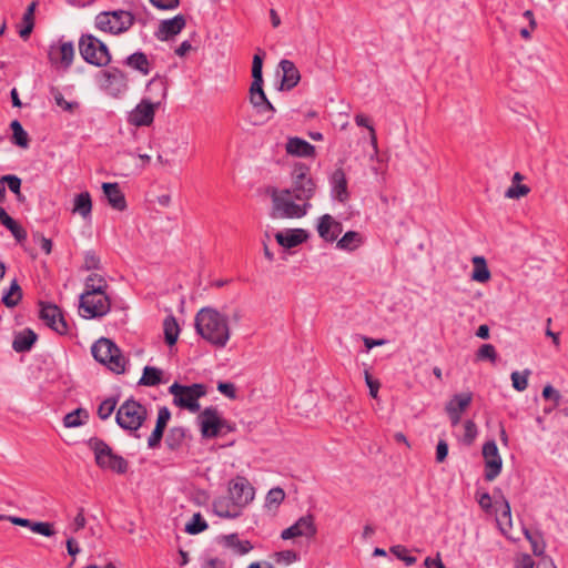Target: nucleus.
I'll list each match as a JSON object with an SVG mask.
<instances>
[{"label": "nucleus", "instance_id": "58836bf2", "mask_svg": "<svg viewBox=\"0 0 568 568\" xmlns=\"http://www.w3.org/2000/svg\"><path fill=\"white\" fill-rule=\"evenodd\" d=\"M496 506L500 504V513L497 516V524L503 531H505V527H511V510L508 500L501 496L500 501H495Z\"/></svg>", "mask_w": 568, "mask_h": 568}, {"label": "nucleus", "instance_id": "a211bd4d", "mask_svg": "<svg viewBox=\"0 0 568 568\" xmlns=\"http://www.w3.org/2000/svg\"><path fill=\"white\" fill-rule=\"evenodd\" d=\"M102 85L114 97L128 89L126 74L119 68L112 67L102 72Z\"/></svg>", "mask_w": 568, "mask_h": 568}, {"label": "nucleus", "instance_id": "79ce46f5", "mask_svg": "<svg viewBox=\"0 0 568 568\" xmlns=\"http://www.w3.org/2000/svg\"><path fill=\"white\" fill-rule=\"evenodd\" d=\"M50 93L53 97L55 104L67 112L73 113L80 106L79 102L77 101H67L60 90L55 87H51Z\"/></svg>", "mask_w": 568, "mask_h": 568}, {"label": "nucleus", "instance_id": "f03ea898", "mask_svg": "<svg viewBox=\"0 0 568 568\" xmlns=\"http://www.w3.org/2000/svg\"><path fill=\"white\" fill-rule=\"evenodd\" d=\"M194 326L196 333L215 348H224L231 338L227 316L215 308H201L195 316Z\"/></svg>", "mask_w": 568, "mask_h": 568}, {"label": "nucleus", "instance_id": "338daca9", "mask_svg": "<svg viewBox=\"0 0 568 568\" xmlns=\"http://www.w3.org/2000/svg\"><path fill=\"white\" fill-rule=\"evenodd\" d=\"M85 525H87V520L84 517V508L80 507L77 516L74 517V520L72 524V529L74 532H77V531L83 529L85 527Z\"/></svg>", "mask_w": 568, "mask_h": 568}, {"label": "nucleus", "instance_id": "3c124183", "mask_svg": "<svg viewBox=\"0 0 568 568\" xmlns=\"http://www.w3.org/2000/svg\"><path fill=\"white\" fill-rule=\"evenodd\" d=\"M32 532L44 537H52L55 535L54 524L49 521H36L32 526Z\"/></svg>", "mask_w": 568, "mask_h": 568}, {"label": "nucleus", "instance_id": "ea45409f", "mask_svg": "<svg viewBox=\"0 0 568 568\" xmlns=\"http://www.w3.org/2000/svg\"><path fill=\"white\" fill-rule=\"evenodd\" d=\"M165 342L173 346L178 342V321L173 315H169L163 323Z\"/></svg>", "mask_w": 568, "mask_h": 568}, {"label": "nucleus", "instance_id": "b1692460", "mask_svg": "<svg viewBox=\"0 0 568 568\" xmlns=\"http://www.w3.org/2000/svg\"><path fill=\"white\" fill-rule=\"evenodd\" d=\"M285 151L287 154L297 158H315V146L298 136H292L287 139L285 144Z\"/></svg>", "mask_w": 568, "mask_h": 568}, {"label": "nucleus", "instance_id": "5fc2aeb1", "mask_svg": "<svg viewBox=\"0 0 568 568\" xmlns=\"http://www.w3.org/2000/svg\"><path fill=\"white\" fill-rule=\"evenodd\" d=\"M277 564L290 565L300 559L298 554L294 550H282L274 554Z\"/></svg>", "mask_w": 568, "mask_h": 568}, {"label": "nucleus", "instance_id": "7c9ffc66", "mask_svg": "<svg viewBox=\"0 0 568 568\" xmlns=\"http://www.w3.org/2000/svg\"><path fill=\"white\" fill-rule=\"evenodd\" d=\"M124 63L143 75H148L151 72V63L144 52L136 51L130 54Z\"/></svg>", "mask_w": 568, "mask_h": 568}, {"label": "nucleus", "instance_id": "2f4dec72", "mask_svg": "<svg viewBox=\"0 0 568 568\" xmlns=\"http://www.w3.org/2000/svg\"><path fill=\"white\" fill-rule=\"evenodd\" d=\"M73 213L80 214L83 219L91 216L92 200L89 192H82L75 195L73 200Z\"/></svg>", "mask_w": 568, "mask_h": 568}, {"label": "nucleus", "instance_id": "09e8293b", "mask_svg": "<svg viewBox=\"0 0 568 568\" xmlns=\"http://www.w3.org/2000/svg\"><path fill=\"white\" fill-rule=\"evenodd\" d=\"M528 541L535 556H542L545 554L546 542L540 531L537 535L528 536Z\"/></svg>", "mask_w": 568, "mask_h": 568}, {"label": "nucleus", "instance_id": "de8ad7c7", "mask_svg": "<svg viewBox=\"0 0 568 568\" xmlns=\"http://www.w3.org/2000/svg\"><path fill=\"white\" fill-rule=\"evenodd\" d=\"M3 226L11 232L18 243H22L27 240V231L13 217H11Z\"/></svg>", "mask_w": 568, "mask_h": 568}, {"label": "nucleus", "instance_id": "e433bc0d", "mask_svg": "<svg viewBox=\"0 0 568 568\" xmlns=\"http://www.w3.org/2000/svg\"><path fill=\"white\" fill-rule=\"evenodd\" d=\"M89 413L85 408L79 407L63 417V425L67 428L79 427L87 423Z\"/></svg>", "mask_w": 568, "mask_h": 568}, {"label": "nucleus", "instance_id": "8fccbe9b", "mask_svg": "<svg viewBox=\"0 0 568 568\" xmlns=\"http://www.w3.org/2000/svg\"><path fill=\"white\" fill-rule=\"evenodd\" d=\"M390 552L398 559L403 560L406 566H412L416 562V557L410 556L408 549L402 545L393 546Z\"/></svg>", "mask_w": 568, "mask_h": 568}, {"label": "nucleus", "instance_id": "9d476101", "mask_svg": "<svg viewBox=\"0 0 568 568\" xmlns=\"http://www.w3.org/2000/svg\"><path fill=\"white\" fill-rule=\"evenodd\" d=\"M146 416L145 406L133 398H129L118 408L115 422L124 430L136 432L145 422Z\"/></svg>", "mask_w": 568, "mask_h": 568}, {"label": "nucleus", "instance_id": "f257e3e1", "mask_svg": "<svg viewBox=\"0 0 568 568\" xmlns=\"http://www.w3.org/2000/svg\"><path fill=\"white\" fill-rule=\"evenodd\" d=\"M255 488L244 476H236L229 481L227 495L213 500V513L220 518L235 519L254 500Z\"/></svg>", "mask_w": 568, "mask_h": 568}, {"label": "nucleus", "instance_id": "473e14b6", "mask_svg": "<svg viewBox=\"0 0 568 568\" xmlns=\"http://www.w3.org/2000/svg\"><path fill=\"white\" fill-rule=\"evenodd\" d=\"M37 2L32 1L26 9L22 18L23 26L19 30V36L27 40L33 31L34 28V11H36Z\"/></svg>", "mask_w": 568, "mask_h": 568}, {"label": "nucleus", "instance_id": "680f3d73", "mask_svg": "<svg viewBox=\"0 0 568 568\" xmlns=\"http://www.w3.org/2000/svg\"><path fill=\"white\" fill-rule=\"evenodd\" d=\"M33 240L40 244L41 250L45 254H50L52 252V241L45 237L43 234L39 232L33 233Z\"/></svg>", "mask_w": 568, "mask_h": 568}, {"label": "nucleus", "instance_id": "2eb2a0df", "mask_svg": "<svg viewBox=\"0 0 568 568\" xmlns=\"http://www.w3.org/2000/svg\"><path fill=\"white\" fill-rule=\"evenodd\" d=\"M483 456L486 467L485 479L493 481L500 474L503 467V460L495 440H489L484 444Z\"/></svg>", "mask_w": 568, "mask_h": 568}, {"label": "nucleus", "instance_id": "c85d7f7f", "mask_svg": "<svg viewBox=\"0 0 568 568\" xmlns=\"http://www.w3.org/2000/svg\"><path fill=\"white\" fill-rule=\"evenodd\" d=\"M168 378H164L162 369L154 366H145L142 372V376L138 382L140 386H158L160 384L168 383Z\"/></svg>", "mask_w": 568, "mask_h": 568}, {"label": "nucleus", "instance_id": "a19ab883", "mask_svg": "<svg viewBox=\"0 0 568 568\" xmlns=\"http://www.w3.org/2000/svg\"><path fill=\"white\" fill-rule=\"evenodd\" d=\"M207 527L209 525L202 515L200 513H195L191 520L185 524L184 530L190 535H196L206 530Z\"/></svg>", "mask_w": 568, "mask_h": 568}, {"label": "nucleus", "instance_id": "37998d69", "mask_svg": "<svg viewBox=\"0 0 568 568\" xmlns=\"http://www.w3.org/2000/svg\"><path fill=\"white\" fill-rule=\"evenodd\" d=\"M116 404H118V398L116 397H108L105 398L98 407V416L102 419V420H105L108 419L112 413L114 412L115 407H116Z\"/></svg>", "mask_w": 568, "mask_h": 568}, {"label": "nucleus", "instance_id": "603ef678", "mask_svg": "<svg viewBox=\"0 0 568 568\" xmlns=\"http://www.w3.org/2000/svg\"><path fill=\"white\" fill-rule=\"evenodd\" d=\"M1 184L4 186L8 185V189L13 194H19V191L21 190V179L18 175L14 174H7L0 178Z\"/></svg>", "mask_w": 568, "mask_h": 568}, {"label": "nucleus", "instance_id": "39448f33", "mask_svg": "<svg viewBox=\"0 0 568 568\" xmlns=\"http://www.w3.org/2000/svg\"><path fill=\"white\" fill-rule=\"evenodd\" d=\"M93 358L115 374L125 372L126 358L120 347L110 338L101 337L91 347Z\"/></svg>", "mask_w": 568, "mask_h": 568}, {"label": "nucleus", "instance_id": "20e7f679", "mask_svg": "<svg viewBox=\"0 0 568 568\" xmlns=\"http://www.w3.org/2000/svg\"><path fill=\"white\" fill-rule=\"evenodd\" d=\"M265 52L257 49L252 61V84L250 88V102L260 113H268L271 118L275 113L274 105L268 101L263 90V58Z\"/></svg>", "mask_w": 568, "mask_h": 568}, {"label": "nucleus", "instance_id": "bf43d9fd", "mask_svg": "<svg viewBox=\"0 0 568 568\" xmlns=\"http://www.w3.org/2000/svg\"><path fill=\"white\" fill-rule=\"evenodd\" d=\"M217 390L230 399H234L236 397V388L233 383L220 382L217 384Z\"/></svg>", "mask_w": 568, "mask_h": 568}, {"label": "nucleus", "instance_id": "dca6fc26", "mask_svg": "<svg viewBox=\"0 0 568 568\" xmlns=\"http://www.w3.org/2000/svg\"><path fill=\"white\" fill-rule=\"evenodd\" d=\"M205 394L206 387L203 384H193L191 386L180 385V408H186L191 413L199 412V398Z\"/></svg>", "mask_w": 568, "mask_h": 568}, {"label": "nucleus", "instance_id": "c03bdc74", "mask_svg": "<svg viewBox=\"0 0 568 568\" xmlns=\"http://www.w3.org/2000/svg\"><path fill=\"white\" fill-rule=\"evenodd\" d=\"M529 375V369H525L523 373L513 372L510 375L513 387L518 392H524L528 387Z\"/></svg>", "mask_w": 568, "mask_h": 568}, {"label": "nucleus", "instance_id": "f704fd0d", "mask_svg": "<svg viewBox=\"0 0 568 568\" xmlns=\"http://www.w3.org/2000/svg\"><path fill=\"white\" fill-rule=\"evenodd\" d=\"M10 129L12 131V136H11L12 144H14L19 148H22V149L29 148V142H30L29 134L23 129L20 121L19 120L11 121Z\"/></svg>", "mask_w": 568, "mask_h": 568}, {"label": "nucleus", "instance_id": "9b49d317", "mask_svg": "<svg viewBox=\"0 0 568 568\" xmlns=\"http://www.w3.org/2000/svg\"><path fill=\"white\" fill-rule=\"evenodd\" d=\"M197 423L204 438L224 436L234 430V427L214 407H207L201 412Z\"/></svg>", "mask_w": 568, "mask_h": 568}, {"label": "nucleus", "instance_id": "423d86ee", "mask_svg": "<svg viewBox=\"0 0 568 568\" xmlns=\"http://www.w3.org/2000/svg\"><path fill=\"white\" fill-rule=\"evenodd\" d=\"M87 445L94 453L95 464L101 469H109L120 475L128 471V460L121 455L115 454L103 439L91 437L88 439Z\"/></svg>", "mask_w": 568, "mask_h": 568}, {"label": "nucleus", "instance_id": "e2e57ef3", "mask_svg": "<svg viewBox=\"0 0 568 568\" xmlns=\"http://www.w3.org/2000/svg\"><path fill=\"white\" fill-rule=\"evenodd\" d=\"M535 561L528 554H520L515 559V568H534Z\"/></svg>", "mask_w": 568, "mask_h": 568}, {"label": "nucleus", "instance_id": "0e129e2a", "mask_svg": "<svg viewBox=\"0 0 568 568\" xmlns=\"http://www.w3.org/2000/svg\"><path fill=\"white\" fill-rule=\"evenodd\" d=\"M163 434H164V430H162L158 427H154L153 432L151 433V435L148 439V446L150 448H156L163 438Z\"/></svg>", "mask_w": 568, "mask_h": 568}, {"label": "nucleus", "instance_id": "ddd939ff", "mask_svg": "<svg viewBox=\"0 0 568 568\" xmlns=\"http://www.w3.org/2000/svg\"><path fill=\"white\" fill-rule=\"evenodd\" d=\"M39 318L52 331L60 335L69 333V326L64 318L62 310L50 302H39Z\"/></svg>", "mask_w": 568, "mask_h": 568}, {"label": "nucleus", "instance_id": "6ab92c4d", "mask_svg": "<svg viewBox=\"0 0 568 568\" xmlns=\"http://www.w3.org/2000/svg\"><path fill=\"white\" fill-rule=\"evenodd\" d=\"M473 399L471 393H460L453 396L446 404L445 410L452 426H457L462 420V414L468 408Z\"/></svg>", "mask_w": 568, "mask_h": 568}, {"label": "nucleus", "instance_id": "bb28decb", "mask_svg": "<svg viewBox=\"0 0 568 568\" xmlns=\"http://www.w3.org/2000/svg\"><path fill=\"white\" fill-rule=\"evenodd\" d=\"M275 240L281 246L293 248L307 240V233L302 229L281 231L275 234Z\"/></svg>", "mask_w": 568, "mask_h": 568}, {"label": "nucleus", "instance_id": "a878e982", "mask_svg": "<svg viewBox=\"0 0 568 568\" xmlns=\"http://www.w3.org/2000/svg\"><path fill=\"white\" fill-rule=\"evenodd\" d=\"M38 341V334L31 328H24L14 333L12 349L17 353L30 352Z\"/></svg>", "mask_w": 568, "mask_h": 568}, {"label": "nucleus", "instance_id": "864d4df0", "mask_svg": "<svg viewBox=\"0 0 568 568\" xmlns=\"http://www.w3.org/2000/svg\"><path fill=\"white\" fill-rule=\"evenodd\" d=\"M285 498V493L282 488H272L266 495V506L277 507Z\"/></svg>", "mask_w": 568, "mask_h": 568}, {"label": "nucleus", "instance_id": "6e6d98bb", "mask_svg": "<svg viewBox=\"0 0 568 568\" xmlns=\"http://www.w3.org/2000/svg\"><path fill=\"white\" fill-rule=\"evenodd\" d=\"M530 189L525 184H513L505 193L508 199H519L527 195Z\"/></svg>", "mask_w": 568, "mask_h": 568}, {"label": "nucleus", "instance_id": "1a4fd4ad", "mask_svg": "<svg viewBox=\"0 0 568 568\" xmlns=\"http://www.w3.org/2000/svg\"><path fill=\"white\" fill-rule=\"evenodd\" d=\"M82 59L95 67H105L111 61L108 45L92 34H82L79 40Z\"/></svg>", "mask_w": 568, "mask_h": 568}, {"label": "nucleus", "instance_id": "4be33fe9", "mask_svg": "<svg viewBox=\"0 0 568 568\" xmlns=\"http://www.w3.org/2000/svg\"><path fill=\"white\" fill-rule=\"evenodd\" d=\"M328 182L332 197L341 203H345L349 199V192L344 170L342 168L335 169L331 174Z\"/></svg>", "mask_w": 568, "mask_h": 568}, {"label": "nucleus", "instance_id": "4c0bfd02", "mask_svg": "<svg viewBox=\"0 0 568 568\" xmlns=\"http://www.w3.org/2000/svg\"><path fill=\"white\" fill-rule=\"evenodd\" d=\"M474 271L471 278L478 283H486L490 278V272L487 267L486 260L483 256L473 257Z\"/></svg>", "mask_w": 568, "mask_h": 568}, {"label": "nucleus", "instance_id": "4d7b16f0", "mask_svg": "<svg viewBox=\"0 0 568 568\" xmlns=\"http://www.w3.org/2000/svg\"><path fill=\"white\" fill-rule=\"evenodd\" d=\"M542 397L554 402V407L558 406L561 400L560 393L551 385H546L542 389Z\"/></svg>", "mask_w": 568, "mask_h": 568}, {"label": "nucleus", "instance_id": "aec40b11", "mask_svg": "<svg viewBox=\"0 0 568 568\" xmlns=\"http://www.w3.org/2000/svg\"><path fill=\"white\" fill-rule=\"evenodd\" d=\"M74 58V45L72 41L60 40L59 44L52 45L49 52V60L52 64L60 63L64 70H68Z\"/></svg>", "mask_w": 568, "mask_h": 568}, {"label": "nucleus", "instance_id": "774afa93", "mask_svg": "<svg viewBox=\"0 0 568 568\" xmlns=\"http://www.w3.org/2000/svg\"><path fill=\"white\" fill-rule=\"evenodd\" d=\"M365 382L369 388V395L373 398H376L379 389V382L374 379L367 371H365Z\"/></svg>", "mask_w": 568, "mask_h": 568}, {"label": "nucleus", "instance_id": "7ed1b4c3", "mask_svg": "<svg viewBox=\"0 0 568 568\" xmlns=\"http://www.w3.org/2000/svg\"><path fill=\"white\" fill-rule=\"evenodd\" d=\"M97 287L89 284L88 291L80 295L79 313L85 320L101 318L111 310V300L106 294V280L98 278Z\"/></svg>", "mask_w": 568, "mask_h": 568}, {"label": "nucleus", "instance_id": "13d9d810", "mask_svg": "<svg viewBox=\"0 0 568 568\" xmlns=\"http://www.w3.org/2000/svg\"><path fill=\"white\" fill-rule=\"evenodd\" d=\"M200 40L195 33L192 36V40H185L180 43V57L185 55L187 52L192 50H196L199 48Z\"/></svg>", "mask_w": 568, "mask_h": 568}, {"label": "nucleus", "instance_id": "f3484780", "mask_svg": "<svg viewBox=\"0 0 568 568\" xmlns=\"http://www.w3.org/2000/svg\"><path fill=\"white\" fill-rule=\"evenodd\" d=\"M158 103H152L148 99H142L141 102L130 112L129 122L135 126H148L154 120L155 108Z\"/></svg>", "mask_w": 568, "mask_h": 568}, {"label": "nucleus", "instance_id": "6e6552de", "mask_svg": "<svg viewBox=\"0 0 568 568\" xmlns=\"http://www.w3.org/2000/svg\"><path fill=\"white\" fill-rule=\"evenodd\" d=\"M293 196L288 194V191L272 192V216L275 219H300L306 215L310 203L297 204L292 201Z\"/></svg>", "mask_w": 568, "mask_h": 568}, {"label": "nucleus", "instance_id": "72a5a7b5", "mask_svg": "<svg viewBox=\"0 0 568 568\" xmlns=\"http://www.w3.org/2000/svg\"><path fill=\"white\" fill-rule=\"evenodd\" d=\"M363 243V237L358 232H346L336 243V247L342 251H354Z\"/></svg>", "mask_w": 568, "mask_h": 568}, {"label": "nucleus", "instance_id": "c9c22d12", "mask_svg": "<svg viewBox=\"0 0 568 568\" xmlns=\"http://www.w3.org/2000/svg\"><path fill=\"white\" fill-rule=\"evenodd\" d=\"M22 300V288L17 282L13 280L9 286V288L3 293L1 302L9 308L17 306Z\"/></svg>", "mask_w": 568, "mask_h": 568}, {"label": "nucleus", "instance_id": "a18cd8bd", "mask_svg": "<svg viewBox=\"0 0 568 568\" xmlns=\"http://www.w3.org/2000/svg\"><path fill=\"white\" fill-rule=\"evenodd\" d=\"M476 359L489 361L493 364H495L497 361V352L495 349V346L491 344H483L476 353Z\"/></svg>", "mask_w": 568, "mask_h": 568}, {"label": "nucleus", "instance_id": "0eeeda50", "mask_svg": "<svg viewBox=\"0 0 568 568\" xmlns=\"http://www.w3.org/2000/svg\"><path fill=\"white\" fill-rule=\"evenodd\" d=\"M291 187L285 189L294 200L310 203L316 191V184L311 176L310 166L304 163H295L291 172Z\"/></svg>", "mask_w": 568, "mask_h": 568}, {"label": "nucleus", "instance_id": "69168bd1", "mask_svg": "<svg viewBox=\"0 0 568 568\" xmlns=\"http://www.w3.org/2000/svg\"><path fill=\"white\" fill-rule=\"evenodd\" d=\"M448 455V444L446 440L440 439L436 446V462L443 463Z\"/></svg>", "mask_w": 568, "mask_h": 568}, {"label": "nucleus", "instance_id": "393cba45", "mask_svg": "<svg viewBox=\"0 0 568 568\" xmlns=\"http://www.w3.org/2000/svg\"><path fill=\"white\" fill-rule=\"evenodd\" d=\"M102 191L104 196L108 200L110 206L116 211H124L126 209V201L124 193L122 192L120 185L114 182H104L102 183Z\"/></svg>", "mask_w": 568, "mask_h": 568}, {"label": "nucleus", "instance_id": "052dcab7", "mask_svg": "<svg viewBox=\"0 0 568 568\" xmlns=\"http://www.w3.org/2000/svg\"><path fill=\"white\" fill-rule=\"evenodd\" d=\"M171 412L168 407H161L158 413V418L155 423V427L165 430L168 422L170 420Z\"/></svg>", "mask_w": 568, "mask_h": 568}, {"label": "nucleus", "instance_id": "c756f323", "mask_svg": "<svg viewBox=\"0 0 568 568\" xmlns=\"http://www.w3.org/2000/svg\"><path fill=\"white\" fill-rule=\"evenodd\" d=\"M154 36L160 41H170L178 36V16L162 20Z\"/></svg>", "mask_w": 568, "mask_h": 568}, {"label": "nucleus", "instance_id": "4468645a", "mask_svg": "<svg viewBox=\"0 0 568 568\" xmlns=\"http://www.w3.org/2000/svg\"><path fill=\"white\" fill-rule=\"evenodd\" d=\"M317 528L313 515H304L300 517L292 526L285 528L281 532L283 540L305 538L307 540L315 537Z\"/></svg>", "mask_w": 568, "mask_h": 568}, {"label": "nucleus", "instance_id": "412c9836", "mask_svg": "<svg viewBox=\"0 0 568 568\" xmlns=\"http://www.w3.org/2000/svg\"><path fill=\"white\" fill-rule=\"evenodd\" d=\"M321 239L326 242H334L343 231V225L331 214H324L318 217L316 225Z\"/></svg>", "mask_w": 568, "mask_h": 568}, {"label": "nucleus", "instance_id": "cd10ccee", "mask_svg": "<svg viewBox=\"0 0 568 568\" xmlns=\"http://www.w3.org/2000/svg\"><path fill=\"white\" fill-rule=\"evenodd\" d=\"M221 544L239 556L246 555L254 548L250 540L240 539L237 534L222 536Z\"/></svg>", "mask_w": 568, "mask_h": 568}, {"label": "nucleus", "instance_id": "5701e85b", "mask_svg": "<svg viewBox=\"0 0 568 568\" xmlns=\"http://www.w3.org/2000/svg\"><path fill=\"white\" fill-rule=\"evenodd\" d=\"M278 68L282 71L280 90L290 91L295 88L301 80V74L296 65L292 61L283 59L280 61Z\"/></svg>", "mask_w": 568, "mask_h": 568}, {"label": "nucleus", "instance_id": "49530a36", "mask_svg": "<svg viewBox=\"0 0 568 568\" xmlns=\"http://www.w3.org/2000/svg\"><path fill=\"white\" fill-rule=\"evenodd\" d=\"M101 268V261L99 255L93 250H89L84 252V263L81 266V270L83 271H91V270H100Z\"/></svg>", "mask_w": 568, "mask_h": 568}, {"label": "nucleus", "instance_id": "f8f14e48", "mask_svg": "<svg viewBox=\"0 0 568 568\" xmlns=\"http://www.w3.org/2000/svg\"><path fill=\"white\" fill-rule=\"evenodd\" d=\"M133 23L134 16L125 10L104 11L95 17V27L113 34L125 32Z\"/></svg>", "mask_w": 568, "mask_h": 568}]
</instances>
